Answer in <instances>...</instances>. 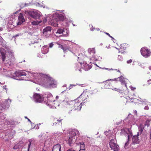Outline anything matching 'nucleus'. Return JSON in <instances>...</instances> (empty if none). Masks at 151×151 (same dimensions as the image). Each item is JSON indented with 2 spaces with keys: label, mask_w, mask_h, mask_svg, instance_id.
I'll list each match as a JSON object with an SVG mask.
<instances>
[{
  "label": "nucleus",
  "mask_w": 151,
  "mask_h": 151,
  "mask_svg": "<svg viewBox=\"0 0 151 151\" xmlns=\"http://www.w3.org/2000/svg\"><path fill=\"white\" fill-rule=\"evenodd\" d=\"M30 73L31 76L35 80L37 83L41 84L46 88L56 87V81L49 77L47 75L40 73Z\"/></svg>",
  "instance_id": "f257e3e1"
},
{
  "label": "nucleus",
  "mask_w": 151,
  "mask_h": 151,
  "mask_svg": "<svg viewBox=\"0 0 151 151\" xmlns=\"http://www.w3.org/2000/svg\"><path fill=\"white\" fill-rule=\"evenodd\" d=\"M144 126L142 124H140L138 126L139 132H137V135L133 136L132 138V145H135L139 143V139L138 136H141L142 137H145L147 136V133L145 131H143Z\"/></svg>",
  "instance_id": "f03ea898"
},
{
  "label": "nucleus",
  "mask_w": 151,
  "mask_h": 151,
  "mask_svg": "<svg viewBox=\"0 0 151 151\" xmlns=\"http://www.w3.org/2000/svg\"><path fill=\"white\" fill-rule=\"evenodd\" d=\"M64 19V16L62 14H57L52 17L50 23L51 25L54 27H58L59 23Z\"/></svg>",
  "instance_id": "7ed1b4c3"
},
{
  "label": "nucleus",
  "mask_w": 151,
  "mask_h": 151,
  "mask_svg": "<svg viewBox=\"0 0 151 151\" xmlns=\"http://www.w3.org/2000/svg\"><path fill=\"white\" fill-rule=\"evenodd\" d=\"M10 72L11 76L10 77L14 79L18 80H26V79H20L18 78L19 77L26 76V74L24 71L22 70H18L14 72V73H12L10 72V71H9Z\"/></svg>",
  "instance_id": "20e7f679"
},
{
  "label": "nucleus",
  "mask_w": 151,
  "mask_h": 151,
  "mask_svg": "<svg viewBox=\"0 0 151 151\" xmlns=\"http://www.w3.org/2000/svg\"><path fill=\"white\" fill-rule=\"evenodd\" d=\"M44 100L46 104L48 106L51 105L55 101L53 100L52 94L48 92L46 93L43 95Z\"/></svg>",
  "instance_id": "39448f33"
},
{
  "label": "nucleus",
  "mask_w": 151,
  "mask_h": 151,
  "mask_svg": "<svg viewBox=\"0 0 151 151\" xmlns=\"http://www.w3.org/2000/svg\"><path fill=\"white\" fill-rule=\"evenodd\" d=\"M120 134L121 135L128 134V141L125 144V147H126L128 145V141L132 136V131L129 128H126L124 129H121Z\"/></svg>",
  "instance_id": "423d86ee"
},
{
  "label": "nucleus",
  "mask_w": 151,
  "mask_h": 151,
  "mask_svg": "<svg viewBox=\"0 0 151 151\" xmlns=\"http://www.w3.org/2000/svg\"><path fill=\"white\" fill-rule=\"evenodd\" d=\"M110 147L111 150L114 151H118L119 147L116 143V141L114 139H112L109 142Z\"/></svg>",
  "instance_id": "0eeeda50"
},
{
  "label": "nucleus",
  "mask_w": 151,
  "mask_h": 151,
  "mask_svg": "<svg viewBox=\"0 0 151 151\" xmlns=\"http://www.w3.org/2000/svg\"><path fill=\"white\" fill-rule=\"evenodd\" d=\"M33 96L34 101L36 103H41L44 100L43 95L40 94L35 93Z\"/></svg>",
  "instance_id": "6e6552de"
},
{
  "label": "nucleus",
  "mask_w": 151,
  "mask_h": 151,
  "mask_svg": "<svg viewBox=\"0 0 151 151\" xmlns=\"http://www.w3.org/2000/svg\"><path fill=\"white\" fill-rule=\"evenodd\" d=\"M28 14L31 18L35 19H40V13L35 11L29 12H28Z\"/></svg>",
  "instance_id": "1a4fd4ad"
},
{
  "label": "nucleus",
  "mask_w": 151,
  "mask_h": 151,
  "mask_svg": "<svg viewBox=\"0 0 151 151\" xmlns=\"http://www.w3.org/2000/svg\"><path fill=\"white\" fill-rule=\"evenodd\" d=\"M74 100L75 101V103H73V106H72V108H73V109H75L74 110L80 111L81 109L83 104H84L85 101L80 103V102H79L77 99H75Z\"/></svg>",
  "instance_id": "9d476101"
},
{
  "label": "nucleus",
  "mask_w": 151,
  "mask_h": 151,
  "mask_svg": "<svg viewBox=\"0 0 151 151\" xmlns=\"http://www.w3.org/2000/svg\"><path fill=\"white\" fill-rule=\"evenodd\" d=\"M51 30L52 28L51 27L47 26L44 29L43 33L46 37L49 38L51 36Z\"/></svg>",
  "instance_id": "9b49d317"
},
{
  "label": "nucleus",
  "mask_w": 151,
  "mask_h": 151,
  "mask_svg": "<svg viewBox=\"0 0 151 151\" xmlns=\"http://www.w3.org/2000/svg\"><path fill=\"white\" fill-rule=\"evenodd\" d=\"M141 54L145 58H147L150 56L151 52L147 48L143 47L141 49Z\"/></svg>",
  "instance_id": "f8f14e48"
},
{
  "label": "nucleus",
  "mask_w": 151,
  "mask_h": 151,
  "mask_svg": "<svg viewBox=\"0 0 151 151\" xmlns=\"http://www.w3.org/2000/svg\"><path fill=\"white\" fill-rule=\"evenodd\" d=\"M76 135V132L74 131H72L70 132L69 133V139L67 141V143H68L70 146L72 143L73 139V137H75Z\"/></svg>",
  "instance_id": "ddd939ff"
},
{
  "label": "nucleus",
  "mask_w": 151,
  "mask_h": 151,
  "mask_svg": "<svg viewBox=\"0 0 151 151\" xmlns=\"http://www.w3.org/2000/svg\"><path fill=\"white\" fill-rule=\"evenodd\" d=\"M11 100H10L9 102L8 101V100H6L1 105L2 109H8L9 106V105L10 104Z\"/></svg>",
  "instance_id": "4468645a"
},
{
  "label": "nucleus",
  "mask_w": 151,
  "mask_h": 151,
  "mask_svg": "<svg viewBox=\"0 0 151 151\" xmlns=\"http://www.w3.org/2000/svg\"><path fill=\"white\" fill-rule=\"evenodd\" d=\"M5 46H3V47L4 48ZM5 48H0V52L1 55V58L2 60L4 61L6 59L5 55L6 52V50Z\"/></svg>",
  "instance_id": "2eb2a0df"
},
{
  "label": "nucleus",
  "mask_w": 151,
  "mask_h": 151,
  "mask_svg": "<svg viewBox=\"0 0 151 151\" xmlns=\"http://www.w3.org/2000/svg\"><path fill=\"white\" fill-rule=\"evenodd\" d=\"M18 19V22L17 23V25H21L25 21V19L22 14H19Z\"/></svg>",
  "instance_id": "dca6fc26"
},
{
  "label": "nucleus",
  "mask_w": 151,
  "mask_h": 151,
  "mask_svg": "<svg viewBox=\"0 0 151 151\" xmlns=\"http://www.w3.org/2000/svg\"><path fill=\"white\" fill-rule=\"evenodd\" d=\"M56 44L59 45L58 47L62 49L64 52L67 51V50H70L69 47L68 46L62 45L60 44L59 42H57Z\"/></svg>",
  "instance_id": "f3484780"
},
{
  "label": "nucleus",
  "mask_w": 151,
  "mask_h": 151,
  "mask_svg": "<svg viewBox=\"0 0 151 151\" xmlns=\"http://www.w3.org/2000/svg\"><path fill=\"white\" fill-rule=\"evenodd\" d=\"M61 146L59 144L55 145L53 147L52 151H60Z\"/></svg>",
  "instance_id": "a211bd4d"
},
{
  "label": "nucleus",
  "mask_w": 151,
  "mask_h": 151,
  "mask_svg": "<svg viewBox=\"0 0 151 151\" xmlns=\"http://www.w3.org/2000/svg\"><path fill=\"white\" fill-rule=\"evenodd\" d=\"M41 52L43 54H46L49 51V48L47 46H44L41 48Z\"/></svg>",
  "instance_id": "6ab92c4d"
},
{
  "label": "nucleus",
  "mask_w": 151,
  "mask_h": 151,
  "mask_svg": "<svg viewBox=\"0 0 151 151\" xmlns=\"http://www.w3.org/2000/svg\"><path fill=\"white\" fill-rule=\"evenodd\" d=\"M65 31L66 32H65V31L63 29H59L58 30L56 33H58V34H60L62 33L63 35H66L65 34V33L66 32V33L67 34L66 35H67V34L68 33V31L66 29Z\"/></svg>",
  "instance_id": "aec40b11"
},
{
  "label": "nucleus",
  "mask_w": 151,
  "mask_h": 151,
  "mask_svg": "<svg viewBox=\"0 0 151 151\" xmlns=\"http://www.w3.org/2000/svg\"><path fill=\"white\" fill-rule=\"evenodd\" d=\"M111 80V79H110L109 80H106L105 81L103 82V83H104V88H109L110 87V86L111 85V83H108L107 81H109L110 80Z\"/></svg>",
  "instance_id": "412c9836"
},
{
  "label": "nucleus",
  "mask_w": 151,
  "mask_h": 151,
  "mask_svg": "<svg viewBox=\"0 0 151 151\" xmlns=\"http://www.w3.org/2000/svg\"><path fill=\"white\" fill-rule=\"evenodd\" d=\"M82 63H78L75 64V68L76 70H78L81 72V70L82 65Z\"/></svg>",
  "instance_id": "4be33fe9"
},
{
  "label": "nucleus",
  "mask_w": 151,
  "mask_h": 151,
  "mask_svg": "<svg viewBox=\"0 0 151 151\" xmlns=\"http://www.w3.org/2000/svg\"><path fill=\"white\" fill-rule=\"evenodd\" d=\"M118 78L119 79V81L122 84L124 85L127 88L126 83L125 82L126 81H125L124 78L122 76H121L118 77Z\"/></svg>",
  "instance_id": "5701e85b"
},
{
  "label": "nucleus",
  "mask_w": 151,
  "mask_h": 151,
  "mask_svg": "<svg viewBox=\"0 0 151 151\" xmlns=\"http://www.w3.org/2000/svg\"><path fill=\"white\" fill-rule=\"evenodd\" d=\"M78 145H80V147L81 148V150H85V145L84 143L83 142H79L78 143Z\"/></svg>",
  "instance_id": "b1692460"
},
{
  "label": "nucleus",
  "mask_w": 151,
  "mask_h": 151,
  "mask_svg": "<svg viewBox=\"0 0 151 151\" xmlns=\"http://www.w3.org/2000/svg\"><path fill=\"white\" fill-rule=\"evenodd\" d=\"M88 51L89 53L91 54H94L95 53V49L94 48H89L88 50Z\"/></svg>",
  "instance_id": "393cba45"
},
{
  "label": "nucleus",
  "mask_w": 151,
  "mask_h": 151,
  "mask_svg": "<svg viewBox=\"0 0 151 151\" xmlns=\"http://www.w3.org/2000/svg\"><path fill=\"white\" fill-rule=\"evenodd\" d=\"M91 68V66L88 65L86 63L85 65L84 68H83V69H84L86 71H87L89 70Z\"/></svg>",
  "instance_id": "a878e982"
},
{
  "label": "nucleus",
  "mask_w": 151,
  "mask_h": 151,
  "mask_svg": "<svg viewBox=\"0 0 151 151\" xmlns=\"http://www.w3.org/2000/svg\"><path fill=\"white\" fill-rule=\"evenodd\" d=\"M42 22V20H40L39 21H34L33 22H31V23L32 25L35 26L38 25L40 23H41Z\"/></svg>",
  "instance_id": "bb28decb"
},
{
  "label": "nucleus",
  "mask_w": 151,
  "mask_h": 151,
  "mask_svg": "<svg viewBox=\"0 0 151 151\" xmlns=\"http://www.w3.org/2000/svg\"><path fill=\"white\" fill-rule=\"evenodd\" d=\"M141 100L140 101L142 103H144L145 104H148V105H150V103L149 102L147 99H141L139 98Z\"/></svg>",
  "instance_id": "cd10ccee"
},
{
  "label": "nucleus",
  "mask_w": 151,
  "mask_h": 151,
  "mask_svg": "<svg viewBox=\"0 0 151 151\" xmlns=\"http://www.w3.org/2000/svg\"><path fill=\"white\" fill-rule=\"evenodd\" d=\"M66 103H68V105L69 106H70L72 108V106H73V103H75V100L73 101H68V102H65Z\"/></svg>",
  "instance_id": "c85d7f7f"
},
{
  "label": "nucleus",
  "mask_w": 151,
  "mask_h": 151,
  "mask_svg": "<svg viewBox=\"0 0 151 151\" xmlns=\"http://www.w3.org/2000/svg\"><path fill=\"white\" fill-rule=\"evenodd\" d=\"M6 62L5 63L6 64V66L8 67H9V66L12 65L13 64V63L11 61H8L7 60H6Z\"/></svg>",
  "instance_id": "c756f323"
},
{
  "label": "nucleus",
  "mask_w": 151,
  "mask_h": 151,
  "mask_svg": "<svg viewBox=\"0 0 151 151\" xmlns=\"http://www.w3.org/2000/svg\"><path fill=\"white\" fill-rule=\"evenodd\" d=\"M65 102H68V101L66 100L63 101L62 102V104L65 107H67L68 103H66Z\"/></svg>",
  "instance_id": "7c9ffc66"
},
{
  "label": "nucleus",
  "mask_w": 151,
  "mask_h": 151,
  "mask_svg": "<svg viewBox=\"0 0 151 151\" xmlns=\"http://www.w3.org/2000/svg\"><path fill=\"white\" fill-rule=\"evenodd\" d=\"M4 48L6 50V51H7V52H8L9 54H12V50H10L9 48V47L7 46V45H5Z\"/></svg>",
  "instance_id": "2f4dec72"
},
{
  "label": "nucleus",
  "mask_w": 151,
  "mask_h": 151,
  "mask_svg": "<svg viewBox=\"0 0 151 151\" xmlns=\"http://www.w3.org/2000/svg\"><path fill=\"white\" fill-rule=\"evenodd\" d=\"M19 143L16 144L14 147L13 148L14 149H17L18 148H20L22 146V145H19Z\"/></svg>",
  "instance_id": "473e14b6"
},
{
  "label": "nucleus",
  "mask_w": 151,
  "mask_h": 151,
  "mask_svg": "<svg viewBox=\"0 0 151 151\" xmlns=\"http://www.w3.org/2000/svg\"><path fill=\"white\" fill-rule=\"evenodd\" d=\"M129 117L132 118V120L133 121V122H134V123H135V122L136 121V120H135V118H133V116L131 115L130 114H129L128 116L127 117V118H128Z\"/></svg>",
  "instance_id": "72a5a7b5"
},
{
  "label": "nucleus",
  "mask_w": 151,
  "mask_h": 151,
  "mask_svg": "<svg viewBox=\"0 0 151 151\" xmlns=\"http://www.w3.org/2000/svg\"><path fill=\"white\" fill-rule=\"evenodd\" d=\"M29 143L28 144V148H27V151H31V142L30 141H29Z\"/></svg>",
  "instance_id": "f704fd0d"
},
{
  "label": "nucleus",
  "mask_w": 151,
  "mask_h": 151,
  "mask_svg": "<svg viewBox=\"0 0 151 151\" xmlns=\"http://www.w3.org/2000/svg\"><path fill=\"white\" fill-rule=\"evenodd\" d=\"M117 59L118 60L120 61H122L123 60V57L122 56L120 55H118Z\"/></svg>",
  "instance_id": "c9c22d12"
},
{
  "label": "nucleus",
  "mask_w": 151,
  "mask_h": 151,
  "mask_svg": "<svg viewBox=\"0 0 151 151\" xmlns=\"http://www.w3.org/2000/svg\"><path fill=\"white\" fill-rule=\"evenodd\" d=\"M37 6H40V7H43L44 8L45 7V5L44 4L40 5V4L39 3H37V4H36Z\"/></svg>",
  "instance_id": "e433bc0d"
},
{
  "label": "nucleus",
  "mask_w": 151,
  "mask_h": 151,
  "mask_svg": "<svg viewBox=\"0 0 151 151\" xmlns=\"http://www.w3.org/2000/svg\"><path fill=\"white\" fill-rule=\"evenodd\" d=\"M105 34H106V35H108L110 37H111V38L113 40H114V37H113L112 36H111L110 35V34L108 33H107V32H104Z\"/></svg>",
  "instance_id": "4c0bfd02"
},
{
  "label": "nucleus",
  "mask_w": 151,
  "mask_h": 151,
  "mask_svg": "<svg viewBox=\"0 0 151 151\" xmlns=\"http://www.w3.org/2000/svg\"><path fill=\"white\" fill-rule=\"evenodd\" d=\"M25 118V119H28V121L29 122H30L31 124V125H32V124H34V123H33L32 122H31V121H30V120L29 119L27 116H25L24 117Z\"/></svg>",
  "instance_id": "58836bf2"
},
{
  "label": "nucleus",
  "mask_w": 151,
  "mask_h": 151,
  "mask_svg": "<svg viewBox=\"0 0 151 151\" xmlns=\"http://www.w3.org/2000/svg\"><path fill=\"white\" fill-rule=\"evenodd\" d=\"M53 45V44L52 43H51L49 44V47L50 48H51L52 47Z\"/></svg>",
  "instance_id": "ea45409f"
},
{
  "label": "nucleus",
  "mask_w": 151,
  "mask_h": 151,
  "mask_svg": "<svg viewBox=\"0 0 151 151\" xmlns=\"http://www.w3.org/2000/svg\"><path fill=\"white\" fill-rule=\"evenodd\" d=\"M148 122L147 121H146L145 122V126H147V127H148L149 125V124L148 123Z\"/></svg>",
  "instance_id": "a19ab883"
},
{
  "label": "nucleus",
  "mask_w": 151,
  "mask_h": 151,
  "mask_svg": "<svg viewBox=\"0 0 151 151\" xmlns=\"http://www.w3.org/2000/svg\"><path fill=\"white\" fill-rule=\"evenodd\" d=\"M35 128V129H39V127L38 125H35V127L33 128Z\"/></svg>",
  "instance_id": "79ce46f5"
},
{
  "label": "nucleus",
  "mask_w": 151,
  "mask_h": 151,
  "mask_svg": "<svg viewBox=\"0 0 151 151\" xmlns=\"http://www.w3.org/2000/svg\"><path fill=\"white\" fill-rule=\"evenodd\" d=\"M132 62V60L131 59H130L129 60H128L127 61V63L128 64H129L131 63Z\"/></svg>",
  "instance_id": "37998d69"
},
{
  "label": "nucleus",
  "mask_w": 151,
  "mask_h": 151,
  "mask_svg": "<svg viewBox=\"0 0 151 151\" xmlns=\"http://www.w3.org/2000/svg\"><path fill=\"white\" fill-rule=\"evenodd\" d=\"M112 89L113 90H114V91H119V89H117V88H113Z\"/></svg>",
  "instance_id": "c03bdc74"
},
{
  "label": "nucleus",
  "mask_w": 151,
  "mask_h": 151,
  "mask_svg": "<svg viewBox=\"0 0 151 151\" xmlns=\"http://www.w3.org/2000/svg\"><path fill=\"white\" fill-rule=\"evenodd\" d=\"M18 143H19V145H22V146L23 145V142L22 141H20Z\"/></svg>",
  "instance_id": "a18cd8bd"
},
{
  "label": "nucleus",
  "mask_w": 151,
  "mask_h": 151,
  "mask_svg": "<svg viewBox=\"0 0 151 151\" xmlns=\"http://www.w3.org/2000/svg\"><path fill=\"white\" fill-rule=\"evenodd\" d=\"M20 35V34H17L15 36H13V37H14V38H16V37H17L18 36H19Z\"/></svg>",
  "instance_id": "49530a36"
},
{
  "label": "nucleus",
  "mask_w": 151,
  "mask_h": 151,
  "mask_svg": "<svg viewBox=\"0 0 151 151\" xmlns=\"http://www.w3.org/2000/svg\"><path fill=\"white\" fill-rule=\"evenodd\" d=\"M144 109L145 110H148L149 109V108L147 106H145Z\"/></svg>",
  "instance_id": "de8ad7c7"
},
{
  "label": "nucleus",
  "mask_w": 151,
  "mask_h": 151,
  "mask_svg": "<svg viewBox=\"0 0 151 151\" xmlns=\"http://www.w3.org/2000/svg\"><path fill=\"white\" fill-rule=\"evenodd\" d=\"M92 58H93V59L95 60V61H97V59H96V58L95 57L93 56L92 57Z\"/></svg>",
  "instance_id": "09e8293b"
},
{
  "label": "nucleus",
  "mask_w": 151,
  "mask_h": 151,
  "mask_svg": "<svg viewBox=\"0 0 151 151\" xmlns=\"http://www.w3.org/2000/svg\"><path fill=\"white\" fill-rule=\"evenodd\" d=\"M150 139L151 140V129L150 130Z\"/></svg>",
  "instance_id": "8fccbe9b"
},
{
  "label": "nucleus",
  "mask_w": 151,
  "mask_h": 151,
  "mask_svg": "<svg viewBox=\"0 0 151 151\" xmlns=\"http://www.w3.org/2000/svg\"><path fill=\"white\" fill-rule=\"evenodd\" d=\"M63 119H57V122H60Z\"/></svg>",
  "instance_id": "3c124183"
},
{
  "label": "nucleus",
  "mask_w": 151,
  "mask_h": 151,
  "mask_svg": "<svg viewBox=\"0 0 151 151\" xmlns=\"http://www.w3.org/2000/svg\"><path fill=\"white\" fill-rule=\"evenodd\" d=\"M130 87L131 88L132 90H134L135 89V88H133V87H132V86H130Z\"/></svg>",
  "instance_id": "603ef678"
},
{
  "label": "nucleus",
  "mask_w": 151,
  "mask_h": 151,
  "mask_svg": "<svg viewBox=\"0 0 151 151\" xmlns=\"http://www.w3.org/2000/svg\"><path fill=\"white\" fill-rule=\"evenodd\" d=\"M57 124V123L56 122H54L53 123V124L52 125V126L55 125Z\"/></svg>",
  "instance_id": "864d4df0"
},
{
  "label": "nucleus",
  "mask_w": 151,
  "mask_h": 151,
  "mask_svg": "<svg viewBox=\"0 0 151 151\" xmlns=\"http://www.w3.org/2000/svg\"><path fill=\"white\" fill-rule=\"evenodd\" d=\"M30 4V3H29V4H28H28H26V3H25V6H28L29 5V4Z\"/></svg>",
  "instance_id": "5fc2aeb1"
},
{
  "label": "nucleus",
  "mask_w": 151,
  "mask_h": 151,
  "mask_svg": "<svg viewBox=\"0 0 151 151\" xmlns=\"http://www.w3.org/2000/svg\"><path fill=\"white\" fill-rule=\"evenodd\" d=\"M151 81V79H150L148 81V83L149 84H150V83H150V81Z\"/></svg>",
  "instance_id": "6e6d98bb"
},
{
  "label": "nucleus",
  "mask_w": 151,
  "mask_h": 151,
  "mask_svg": "<svg viewBox=\"0 0 151 151\" xmlns=\"http://www.w3.org/2000/svg\"><path fill=\"white\" fill-rule=\"evenodd\" d=\"M66 151H73V150H72L71 149H70L67 150Z\"/></svg>",
  "instance_id": "4d7b16f0"
},
{
  "label": "nucleus",
  "mask_w": 151,
  "mask_h": 151,
  "mask_svg": "<svg viewBox=\"0 0 151 151\" xmlns=\"http://www.w3.org/2000/svg\"><path fill=\"white\" fill-rule=\"evenodd\" d=\"M72 110H70L69 112H68V113L69 114H70L71 113V111H72Z\"/></svg>",
  "instance_id": "13d9d810"
},
{
  "label": "nucleus",
  "mask_w": 151,
  "mask_h": 151,
  "mask_svg": "<svg viewBox=\"0 0 151 151\" xmlns=\"http://www.w3.org/2000/svg\"><path fill=\"white\" fill-rule=\"evenodd\" d=\"M95 28H93L92 29H91V28H90V30L91 31H93V30H94V29Z\"/></svg>",
  "instance_id": "bf43d9fd"
},
{
  "label": "nucleus",
  "mask_w": 151,
  "mask_h": 151,
  "mask_svg": "<svg viewBox=\"0 0 151 151\" xmlns=\"http://www.w3.org/2000/svg\"><path fill=\"white\" fill-rule=\"evenodd\" d=\"M102 68V69H108V68Z\"/></svg>",
  "instance_id": "052dcab7"
},
{
  "label": "nucleus",
  "mask_w": 151,
  "mask_h": 151,
  "mask_svg": "<svg viewBox=\"0 0 151 151\" xmlns=\"http://www.w3.org/2000/svg\"><path fill=\"white\" fill-rule=\"evenodd\" d=\"M3 88L6 89V86H3Z\"/></svg>",
  "instance_id": "680f3d73"
},
{
  "label": "nucleus",
  "mask_w": 151,
  "mask_h": 151,
  "mask_svg": "<svg viewBox=\"0 0 151 151\" xmlns=\"http://www.w3.org/2000/svg\"><path fill=\"white\" fill-rule=\"evenodd\" d=\"M37 56H38L40 58H42V57L40 55H38Z\"/></svg>",
  "instance_id": "e2e57ef3"
},
{
  "label": "nucleus",
  "mask_w": 151,
  "mask_h": 151,
  "mask_svg": "<svg viewBox=\"0 0 151 151\" xmlns=\"http://www.w3.org/2000/svg\"><path fill=\"white\" fill-rule=\"evenodd\" d=\"M58 98H59V96H56V98L57 99H58Z\"/></svg>",
  "instance_id": "0e129e2a"
},
{
  "label": "nucleus",
  "mask_w": 151,
  "mask_h": 151,
  "mask_svg": "<svg viewBox=\"0 0 151 151\" xmlns=\"http://www.w3.org/2000/svg\"><path fill=\"white\" fill-rule=\"evenodd\" d=\"M149 69L150 70H151V66H150L149 67Z\"/></svg>",
  "instance_id": "69168bd1"
},
{
  "label": "nucleus",
  "mask_w": 151,
  "mask_h": 151,
  "mask_svg": "<svg viewBox=\"0 0 151 151\" xmlns=\"http://www.w3.org/2000/svg\"><path fill=\"white\" fill-rule=\"evenodd\" d=\"M6 69H4V68H3V70L5 72L6 71ZM6 71H7V70H6Z\"/></svg>",
  "instance_id": "338daca9"
},
{
  "label": "nucleus",
  "mask_w": 151,
  "mask_h": 151,
  "mask_svg": "<svg viewBox=\"0 0 151 151\" xmlns=\"http://www.w3.org/2000/svg\"><path fill=\"white\" fill-rule=\"evenodd\" d=\"M103 45V43H100V45L101 46V45Z\"/></svg>",
  "instance_id": "774afa93"
}]
</instances>
